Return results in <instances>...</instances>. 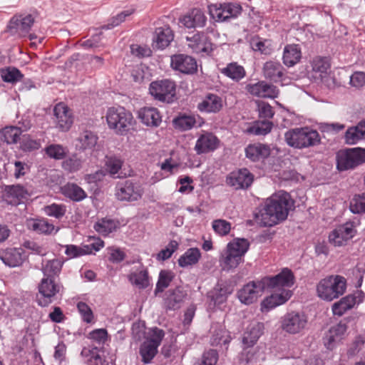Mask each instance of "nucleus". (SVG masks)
<instances>
[{
    "mask_svg": "<svg viewBox=\"0 0 365 365\" xmlns=\"http://www.w3.org/2000/svg\"><path fill=\"white\" fill-rule=\"evenodd\" d=\"M123 161L117 157H109L107 158L106 161V169L112 175H114L118 173L121 169Z\"/></svg>",
    "mask_w": 365,
    "mask_h": 365,
    "instance_id": "bf43d9fd",
    "label": "nucleus"
},
{
    "mask_svg": "<svg viewBox=\"0 0 365 365\" xmlns=\"http://www.w3.org/2000/svg\"><path fill=\"white\" fill-rule=\"evenodd\" d=\"M56 127L61 131H67L73 123L71 110L63 103L56 104L53 108Z\"/></svg>",
    "mask_w": 365,
    "mask_h": 365,
    "instance_id": "6ab92c4d",
    "label": "nucleus"
},
{
    "mask_svg": "<svg viewBox=\"0 0 365 365\" xmlns=\"http://www.w3.org/2000/svg\"><path fill=\"white\" fill-rule=\"evenodd\" d=\"M0 259L10 267L21 265L24 262L23 250L21 248H9L0 252Z\"/></svg>",
    "mask_w": 365,
    "mask_h": 365,
    "instance_id": "b1692460",
    "label": "nucleus"
},
{
    "mask_svg": "<svg viewBox=\"0 0 365 365\" xmlns=\"http://www.w3.org/2000/svg\"><path fill=\"white\" fill-rule=\"evenodd\" d=\"M361 139H365V130L361 122L356 126L349 128L346 130L345 134L346 143L353 145Z\"/></svg>",
    "mask_w": 365,
    "mask_h": 365,
    "instance_id": "a19ab883",
    "label": "nucleus"
},
{
    "mask_svg": "<svg viewBox=\"0 0 365 365\" xmlns=\"http://www.w3.org/2000/svg\"><path fill=\"white\" fill-rule=\"evenodd\" d=\"M302 52L299 45H287L283 52V63L285 66L291 67L297 64L301 59Z\"/></svg>",
    "mask_w": 365,
    "mask_h": 365,
    "instance_id": "7c9ffc66",
    "label": "nucleus"
},
{
    "mask_svg": "<svg viewBox=\"0 0 365 365\" xmlns=\"http://www.w3.org/2000/svg\"><path fill=\"white\" fill-rule=\"evenodd\" d=\"M107 338L108 332L106 329H97L89 333V339L98 345H103Z\"/></svg>",
    "mask_w": 365,
    "mask_h": 365,
    "instance_id": "338daca9",
    "label": "nucleus"
},
{
    "mask_svg": "<svg viewBox=\"0 0 365 365\" xmlns=\"http://www.w3.org/2000/svg\"><path fill=\"white\" fill-rule=\"evenodd\" d=\"M20 144L21 149L25 152L36 150L41 147L40 140L32 139L29 135H24Z\"/></svg>",
    "mask_w": 365,
    "mask_h": 365,
    "instance_id": "13d9d810",
    "label": "nucleus"
},
{
    "mask_svg": "<svg viewBox=\"0 0 365 365\" xmlns=\"http://www.w3.org/2000/svg\"><path fill=\"white\" fill-rule=\"evenodd\" d=\"M266 288L276 289L281 292L283 289L290 288L294 283V277L292 271L287 268L282 270L274 277L263 278Z\"/></svg>",
    "mask_w": 365,
    "mask_h": 365,
    "instance_id": "4468645a",
    "label": "nucleus"
},
{
    "mask_svg": "<svg viewBox=\"0 0 365 365\" xmlns=\"http://www.w3.org/2000/svg\"><path fill=\"white\" fill-rule=\"evenodd\" d=\"M45 213L56 219L63 217L66 212V206L63 204L52 203L44 207Z\"/></svg>",
    "mask_w": 365,
    "mask_h": 365,
    "instance_id": "603ef678",
    "label": "nucleus"
},
{
    "mask_svg": "<svg viewBox=\"0 0 365 365\" xmlns=\"http://www.w3.org/2000/svg\"><path fill=\"white\" fill-rule=\"evenodd\" d=\"M246 89L251 95L264 98H275L279 95L278 88L264 81L247 85Z\"/></svg>",
    "mask_w": 365,
    "mask_h": 365,
    "instance_id": "a211bd4d",
    "label": "nucleus"
},
{
    "mask_svg": "<svg viewBox=\"0 0 365 365\" xmlns=\"http://www.w3.org/2000/svg\"><path fill=\"white\" fill-rule=\"evenodd\" d=\"M2 140L7 144H16L19 142L21 130L17 126H7L1 131Z\"/></svg>",
    "mask_w": 365,
    "mask_h": 365,
    "instance_id": "de8ad7c7",
    "label": "nucleus"
},
{
    "mask_svg": "<svg viewBox=\"0 0 365 365\" xmlns=\"http://www.w3.org/2000/svg\"><path fill=\"white\" fill-rule=\"evenodd\" d=\"M293 207L294 200L290 195L284 190H279L267 199L259 222L263 227L274 226L285 220Z\"/></svg>",
    "mask_w": 365,
    "mask_h": 365,
    "instance_id": "f257e3e1",
    "label": "nucleus"
},
{
    "mask_svg": "<svg viewBox=\"0 0 365 365\" xmlns=\"http://www.w3.org/2000/svg\"><path fill=\"white\" fill-rule=\"evenodd\" d=\"M272 126L271 121L259 120L248 128V132L256 135H265L272 130Z\"/></svg>",
    "mask_w": 365,
    "mask_h": 365,
    "instance_id": "3c124183",
    "label": "nucleus"
},
{
    "mask_svg": "<svg viewBox=\"0 0 365 365\" xmlns=\"http://www.w3.org/2000/svg\"><path fill=\"white\" fill-rule=\"evenodd\" d=\"M221 73L228 78L238 81L245 76L244 68L237 63H230L221 70Z\"/></svg>",
    "mask_w": 365,
    "mask_h": 365,
    "instance_id": "37998d69",
    "label": "nucleus"
},
{
    "mask_svg": "<svg viewBox=\"0 0 365 365\" xmlns=\"http://www.w3.org/2000/svg\"><path fill=\"white\" fill-rule=\"evenodd\" d=\"M231 340L230 336L228 335L227 331L220 329L213 334L211 338V344L212 346H217L221 344H227Z\"/></svg>",
    "mask_w": 365,
    "mask_h": 365,
    "instance_id": "052dcab7",
    "label": "nucleus"
},
{
    "mask_svg": "<svg viewBox=\"0 0 365 365\" xmlns=\"http://www.w3.org/2000/svg\"><path fill=\"white\" fill-rule=\"evenodd\" d=\"M106 118L108 128L118 135L125 134L133 121L132 113L121 106L109 108Z\"/></svg>",
    "mask_w": 365,
    "mask_h": 365,
    "instance_id": "39448f33",
    "label": "nucleus"
},
{
    "mask_svg": "<svg viewBox=\"0 0 365 365\" xmlns=\"http://www.w3.org/2000/svg\"><path fill=\"white\" fill-rule=\"evenodd\" d=\"M212 228L219 235L225 236L230 232L231 225L225 220H215L212 222Z\"/></svg>",
    "mask_w": 365,
    "mask_h": 365,
    "instance_id": "e2e57ef3",
    "label": "nucleus"
},
{
    "mask_svg": "<svg viewBox=\"0 0 365 365\" xmlns=\"http://www.w3.org/2000/svg\"><path fill=\"white\" fill-rule=\"evenodd\" d=\"M249 247V242L244 238H237L229 242L220 257L222 269L230 271L237 268L243 262V257Z\"/></svg>",
    "mask_w": 365,
    "mask_h": 365,
    "instance_id": "f03ea898",
    "label": "nucleus"
},
{
    "mask_svg": "<svg viewBox=\"0 0 365 365\" xmlns=\"http://www.w3.org/2000/svg\"><path fill=\"white\" fill-rule=\"evenodd\" d=\"M164 336L163 330L159 328L155 327L150 330L148 337L140 347L139 352L143 363L148 364L155 357Z\"/></svg>",
    "mask_w": 365,
    "mask_h": 365,
    "instance_id": "1a4fd4ad",
    "label": "nucleus"
},
{
    "mask_svg": "<svg viewBox=\"0 0 365 365\" xmlns=\"http://www.w3.org/2000/svg\"><path fill=\"white\" fill-rule=\"evenodd\" d=\"M220 140L212 133L205 132L197 138L195 150L197 154L200 155L214 151L218 148Z\"/></svg>",
    "mask_w": 365,
    "mask_h": 365,
    "instance_id": "412c9836",
    "label": "nucleus"
},
{
    "mask_svg": "<svg viewBox=\"0 0 365 365\" xmlns=\"http://www.w3.org/2000/svg\"><path fill=\"white\" fill-rule=\"evenodd\" d=\"M78 310L83 319L86 323L92 322L93 319V314L90 307L85 302H80L77 304Z\"/></svg>",
    "mask_w": 365,
    "mask_h": 365,
    "instance_id": "774afa93",
    "label": "nucleus"
},
{
    "mask_svg": "<svg viewBox=\"0 0 365 365\" xmlns=\"http://www.w3.org/2000/svg\"><path fill=\"white\" fill-rule=\"evenodd\" d=\"M171 67L182 73L192 74L197 71L196 60L185 54H175L171 56Z\"/></svg>",
    "mask_w": 365,
    "mask_h": 365,
    "instance_id": "f3484780",
    "label": "nucleus"
},
{
    "mask_svg": "<svg viewBox=\"0 0 365 365\" xmlns=\"http://www.w3.org/2000/svg\"><path fill=\"white\" fill-rule=\"evenodd\" d=\"M284 140L290 147L302 149L318 145L320 136L316 130L304 127L287 130L284 133Z\"/></svg>",
    "mask_w": 365,
    "mask_h": 365,
    "instance_id": "7ed1b4c3",
    "label": "nucleus"
},
{
    "mask_svg": "<svg viewBox=\"0 0 365 365\" xmlns=\"http://www.w3.org/2000/svg\"><path fill=\"white\" fill-rule=\"evenodd\" d=\"M356 304V297L353 295H347L335 302L332 306V312L334 315L342 316L346 311L354 307Z\"/></svg>",
    "mask_w": 365,
    "mask_h": 365,
    "instance_id": "c9c22d12",
    "label": "nucleus"
},
{
    "mask_svg": "<svg viewBox=\"0 0 365 365\" xmlns=\"http://www.w3.org/2000/svg\"><path fill=\"white\" fill-rule=\"evenodd\" d=\"M61 192L66 197L74 202H80L86 198V192L78 185L68 182L61 187Z\"/></svg>",
    "mask_w": 365,
    "mask_h": 365,
    "instance_id": "c756f323",
    "label": "nucleus"
},
{
    "mask_svg": "<svg viewBox=\"0 0 365 365\" xmlns=\"http://www.w3.org/2000/svg\"><path fill=\"white\" fill-rule=\"evenodd\" d=\"M279 322L283 331L294 335L305 330L308 324V317L303 312L290 311L281 317Z\"/></svg>",
    "mask_w": 365,
    "mask_h": 365,
    "instance_id": "0eeeda50",
    "label": "nucleus"
},
{
    "mask_svg": "<svg viewBox=\"0 0 365 365\" xmlns=\"http://www.w3.org/2000/svg\"><path fill=\"white\" fill-rule=\"evenodd\" d=\"M178 243L175 240H171L165 249H163L157 255L158 260L164 261L169 259L173 252L178 248Z\"/></svg>",
    "mask_w": 365,
    "mask_h": 365,
    "instance_id": "0e129e2a",
    "label": "nucleus"
},
{
    "mask_svg": "<svg viewBox=\"0 0 365 365\" xmlns=\"http://www.w3.org/2000/svg\"><path fill=\"white\" fill-rule=\"evenodd\" d=\"M292 296V292L289 289H283L281 292H276L269 297L265 298L261 303V309L262 312L269 311L277 306L284 304Z\"/></svg>",
    "mask_w": 365,
    "mask_h": 365,
    "instance_id": "4be33fe9",
    "label": "nucleus"
},
{
    "mask_svg": "<svg viewBox=\"0 0 365 365\" xmlns=\"http://www.w3.org/2000/svg\"><path fill=\"white\" fill-rule=\"evenodd\" d=\"M254 175L247 168L232 172L227 178V184L235 189L248 188L253 182Z\"/></svg>",
    "mask_w": 365,
    "mask_h": 365,
    "instance_id": "dca6fc26",
    "label": "nucleus"
},
{
    "mask_svg": "<svg viewBox=\"0 0 365 365\" xmlns=\"http://www.w3.org/2000/svg\"><path fill=\"white\" fill-rule=\"evenodd\" d=\"M62 286L55 278L44 277L38 285L41 297L38 298V304L41 307H46L52 302V298L59 293Z\"/></svg>",
    "mask_w": 365,
    "mask_h": 365,
    "instance_id": "f8f14e48",
    "label": "nucleus"
},
{
    "mask_svg": "<svg viewBox=\"0 0 365 365\" xmlns=\"http://www.w3.org/2000/svg\"><path fill=\"white\" fill-rule=\"evenodd\" d=\"M149 93L158 101L171 103L175 99L176 84L169 79L155 81L150 84Z\"/></svg>",
    "mask_w": 365,
    "mask_h": 365,
    "instance_id": "9d476101",
    "label": "nucleus"
},
{
    "mask_svg": "<svg viewBox=\"0 0 365 365\" xmlns=\"http://www.w3.org/2000/svg\"><path fill=\"white\" fill-rule=\"evenodd\" d=\"M284 68L280 63L276 61H267L263 66V74L265 78L274 82L284 81Z\"/></svg>",
    "mask_w": 365,
    "mask_h": 365,
    "instance_id": "a878e982",
    "label": "nucleus"
},
{
    "mask_svg": "<svg viewBox=\"0 0 365 365\" xmlns=\"http://www.w3.org/2000/svg\"><path fill=\"white\" fill-rule=\"evenodd\" d=\"M29 195V191L28 189L18 184L6 186L4 198L8 204L18 205Z\"/></svg>",
    "mask_w": 365,
    "mask_h": 365,
    "instance_id": "aec40b11",
    "label": "nucleus"
},
{
    "mask_svg": "<svg viewBox=\"0 0 365 365\" xmlns=\"http://www.w3.org/2000/svg\"><path fill=\"white\" fill-rule=\"evenodd\" d=\"M356 233L354 223L347 222L335 228L329 235V242L334 246H342Z\"/></svg>",
    "mask_w": 365,
    "mask_h": 365,
    "instance_id": "2eb2a0df",
    "label": "nucleus"
},
{
    "mask_svg": "<svg viewBox=\"0 0 365 365\" xmlns=\"http://www.w3.org/2000/svg\"><path fill=\"white\" fill-rule=\"evenodd\" d=\"M264 324L258 322L250 324L242 337L243 346H254L259 338L263 334Z\"/></svg>",
    "mask_w": 365,
    "mask_h": 365,
    "instance_id": "5701e85b",
    "label": "nucleus"
},
{
    "mask_svg": "<svg viewBox=\"0 0 365 365\" xmlns=\"http://www.w3.org/2000/svg\"><path fill=\"white\" fill-rule=\"evenodd\" d=\"M230 293L231 292L227 291L226 287L215 289L211 296V300L213 302L215 305L220 306L226 302L227 298Z\"/></svg>",
    "mask_w": 365,
    "mask_h": 365,
    "instance_id": "680f3d73",
    "label": "nucleus"
},
{
    "mask_svg": "<svg viewBox=\"0 0 365 365\" xmlns=\"http://www.w3.org/2000/svg\"><path fill=\"white\" fill-rule=\"evenodd\" d=\"M173 123L175 128L185 131L192 129L197 120L195 115L180 114L173 119Z\"/></svg>",
    "mask_w": 365,
    "mask_h": 365,
    "instance_id": "58836bf2",
    "label": "nucleus"
},
{
    "mask_svg": "<svg viewBox=\"0 0 365 365\" xmlns=\"http://www.w3.org/2000/svg\"><path fill=\"white\" fill-rule=\"evenodd\" d=\"M257 110L261 118H272L274 115L272 107L267 102L257 101Z\"/></svg>",
    "mask_w": 365,
    "mask_h": 365,
    "instance_id": "69168bd1",
    "label": "nucleus"
},
{
    "mask_svg": "<svg viewBox=\"0 0 365 365\" xmlns=\"http://www.w3.org/2000/svg\"><path fill=\"white\" fill-rule=\"evenodd\" d=\"M138 118L147 126L157 127L161 123V116L157 108L144 107L138 111Z\"/></svg>",
    "mask_w": 365,
    "mask_h": 365,
    "instance_id": "bb28decb",
    "label": "nucleus"
},
{
    "mask_svg": "<svg viewBox=\"0 0 365 365\" xmlns=\"http://www.w3.org/2000/svg\"><path fill=\"white\" fill-rule=\"evenodd\" d=\"M242 11V7L237 2L210 4L207 6L210 23H222L236 19Z\"/></svg>",
    "mask_w": 365,
    "mask_h": 365,
    "instance_id": "423d86ee",
    "label": "nucleus"
},
{
    "mask_svg": "<svg viewBox=\"0 0 365 365\" xmlns=\"http://www.w3.org/2000/svg\"><path fill=\"white\" fill-rule=\"evenodd\" d=\"M246 157L253 162L266 158L270 154L269 146L262 143L249 145L245 148Z\"/></svg>",
    "mask_w": 365,
    "mask_h": 365,
    "instance_id": "c85d7f7f",
    "label": "nucleus"
},
{
    "mask_svg": "<svg viewBox=\"0 0 365 365\" xmlns=\"http://www.w3.org/2000/svg\"><path fill=\"white\" fill-rule=\"evenodd\" d=\"M266 289L263 279L252 281L243 286L237 292L239 300L245 304H251L256 302Z\"/></svg>",
    "mask_w": 365,
    "mask_h": 365,
    "instance_id": "ddd939ff",
    "label": "nucleus"
},
{
    "mask_svg": "<svg viewBox=\"0 0 365 365\" xmlns=\"http://www.w3.org/2000/svg\"><path fill=\"white\" fill-rule=\"evenodd\" d=\"M200 257L201 253L198 248H189L179 257L178 263L181 267H188L196 264Z\"/></svg>",
    "mask_w": 365,
    "mask_h": 365,
    "instance_id": "473e14b6",
    "label": "nucleus"
},
{
    "mask_svg": "<svg viewBox=\"0 0 365 365\" xmlns=\"http://www.w3.org/2000/svg\"><path fill=\"white\" fill-rule=\"evenodd\" d=\"M143 193L140 183L132 180L119 182L115 186V195L120 201L136 202L142 198Z\"/></svg>",
    "mask_w": 365,
    "mask_h": 365,
    "instance_id": "9b49d317",
    "label": "nucleus"
},
{
    "mask_svg": "<svg viewBox=\"0 0 365 365\" xmlns=\"http://www.w3.org/2000/svg\"><path fill=\"white\" fill-rule=\"evenodd\" d=\"M185 296V292L180 287L173 290L165 300L167 308L173 310L179 308Z\"/></svg>",
    "mask_w": 365,
    "mask_h": 365,
    "instance_id": "c03bdc74",
    "label": "nucleus"
},
{
    "mask_svg": "<svg viewBox=\"0 0 365 365\" xmlns=\"http://www.w3.org/2000/svg\"><path fill=\"white\" fill-rule=\"evenodd\" d=\"M365 163V149L354 148L336 153V168L339 171L354 169Z\"/></svg>",
    "mask_w": 365,
    "mask_h": 365,
    "instance_id": "6e6552de",
    "label": "nucleus"
},
{
    "mask_svg": "<svg viewBox=\"0 0 365 365\" xmlns=\"http://www.w3.org/2000/svg\"><path fill=\"white\" fill-rule=\"evenodd\" d=\"M195 24H190L187 26V31H185V38L188 42V46L192 49V44L198 43L200 39L204 35L202 32L195 30Z\"/></svg>",
    "mask_w": 365,
    "mask_h": 365,
    "instance_id": "6e6d98bb",
    "label": "nucleus"
},
{
    "mask_svg": "<svg viewBox=\"0 0 365 365\" xmlns=\"http://www.w3.org/2000/svg\"><path fill=\"white\" fill-rule=\"evenodd\" d=\"M312 71L315 73V77L322 78L327 73L330 64L327 58L317 56L311 61Z\"/></svg>",
    "mask_w": 365,
    "mask_h": 365,
    "instance_id": "ea45409f",
    "label": "nucleus"
},
{
    "mask_svg": "<svg viewBox=\"0 0 365 365\" xmlns=\"http://www.w3.org/2000/svg\"><path fill=\"white\" fill-rule=\"evenodd\" d=\"M27 227L29 229L36 232L39 234L49 235L55 230L53 224L49 223L48 220L44 219H31L28 220Z\"/></svg>",
    "mask_w": 365,
    "mask_h": 365,
    "instance_id": "f704fd0d",
    "label": "nucleus"
},
{
    "mask_svg": "<svg viewBox=\"0 0 365 365\" xmlns=\"http://www.w3.org/2000/svg\"><path fill=\"white\" fill-rule=\"evenodd\" d=\"M131 284L140 289H144L149 285L148 272L146 269L136 270L128 275Z\"/></svg>",
    "mask_w": 365,
    "mask_h": 365,
    "instance_id": "79ce46f5",
    "label": "nucleus"
},
{
    "mask_svg": "<svg viewBox=\"0 0 365 365\" xmlns=\"http://www.w3.org/2000/svg\"><path fill=\"white\" fill-rule=\"evenodd\" d=\"M63 261L60 259H53L48 260L42 267V272L44 277L55 278L57 279L62 267Z\"/></svg>",
    "mask_w": 365,
    "mask_h": 365,
    "instance_id": "4c0bfd02",
    "label": "nucleus"
},
{
    "mask_svg": "<svg viewBox=\"0 0 365 365\" xmlns=\"http://www.w3.org/2000/svg\"><path fill=\"white\" fill-rule=\"evenodd\" d=\"M349 208L355 214L365 213V193L355 196L350 202Z\"/></svg>",
    "mask_w": 365,
    "mask_h": 365,
    "instance_id": "4d7b16f0",
    "label": "nucleus"
},
{
    "mask_svg": "<svg viewBox=\"0 0 365 365\" xmlns=\"http://www.w3.org/2000/svg\"><path fill=\"white\" fill-rule=\"evenodd\" d=\"M173 39V31L169 27H160L155 30L154 41L158 48H165L170 44Z\"/></svg>",
    "mask_w": 365,
    "mask_h": 365,
    "instance_id": "72a5a7b5",
    "label": "nucleus"
},
{
    "mask_svg": "<svg viewBox=\"0 0 365 365\" xmlns=\"http://www.w3.org/2000/svg\"><path fill=\"white\" fill-rule=\"evenodd\" d=\"M346 287V282L344 277L331 275L319 281L317 292L320 299L331 302L344 294Z\"/></svg>",
    "mask_w": 365,
    "mask_h": 365,
    "instance_id": "20e7f679",
    "label": "nucleus"
},
{
    "mask_svg": "<svg viewBox=\"0 0 365 365\" xmlns=\"http://www.w3.org/2000/svg\"><path fill=\"white\" fill-rule=\"evenodd\" d=\"M223 106L222 99L215 94H208L198 103L197 108L201 112L217 113Z\"/></svg>",
    "mask_w": 365,
    "mask_h": 365,
    "instance_id": "393cba45",
    "label": "nucleus"
},
{
    "mask_svg": "<svg viewBox=\"0 0 365 365\" xmlns=\"http://www.w3.org/2000/svg\"><path fill=\"white\" fill-rule=\"evenodd\" d=\"M98 136L91 130L83 131L77 138L76 147L80 150H92L98 142Z\"/></svg>",
    "mask_w": 365,
    "mask_h": 365,
    "instance_id": "2f4dec72",
    "label": "nucleus"
},
{
    "mask_svg": "<svg viewBox=\"0 0 365 365\" xmlns=\"http://www.w3.org/2000/svg\"><path fill=\"white\" fill-rule=\"evenodd\" d=\"M205 11L200 8H193L178 19V23H206Z\"/></svg>",
    "mask_w": 365,
    "mask_h": 365,
    "instance_id": "e433bc0d",
    "label": "nucleus"
},
{
    "mask_svg": "<svg viewBox=\"0 0 365 365\" xmlns=\"http://www.w3.org/2000/svg\"><path fill=\"white\" fill-rule=\"evenodd\" d=\"M45 153L50 158L58 160L66 158L68 150L60 144H51L45 148Z\"/></svg>",
    "mask_w": 365,
    "mask_h": 365,
    "instance_id": "09e8293b",
    "label": "nucleus"
},
{
    "mask_svg": "<svg viewBox=\"0 0 365 365\" xmlns=\"http://www.w3.org/2000/svg\"><path fill=\"white\" fill-rule=\"evenodd\" d=\"M1 76L4 82L14 83L20 81L24 75L15 67H7L0 71Z\"/></svg>",
    "mask_w": 365,
    "mask_h": 365,
    "instance_id": "8fccbe9b",
    "label": "nucleus"
},
{
    "mask_svg": "<svg viewBox=\"0 0 365 365\" xmlns=\"http://www.w3.org/2000/svg\"><path fill=\"white\" fill-rule=\"evenodd\" d=\"M192 51L196 53L209 54L212 51V44L204 34L198 43L192 44Z\"/></svg>",
    "mask_w": 365,
    "mask_h": 365,
    "instance_id": "5fc2aeb1",
    "label": "nucleus"
},
{
    "mask_svg": "<svg viewBox=\"0 0 365 365\" xmlns=\"http://www.w3.org/2000/svg\"><path fill=\"white\" fill-rule=\"evenodd\" d=\"M173 277V276L171 272L162 270L160 272L158 281L157 282L156 287L155 289V294L158 292H163L164 289L170 285V283L172 281Z\"/></svg>",
    "mask_w": 365,
    "mask_h": 365,
    "instance_id": "864d4df0",
    "label": "nucleus"
},
{
    "mask_svg": "<svg viewBox=\"0 0 365 365\" xmlns=\"http://www.w3.org/2000/svg\"><path fill=\"white\" fill-rule=\"evenodd\" d=\"M38 16V13L36 9L24 11L14 14L8 23H35Z\"/></svg>",
    "mask_w": 365,
    "mask_h": 365,
    "instance_id": "49530a36",
    "label": "nucleus"
},
{
    "mask_svg": "<svg viewBox=\"0 0 365 365\" xmlns=\"http://www.w3.org/2000/svg\"><path fill=\"white\" fill-rule=\"evenodd\" d=\"M347 329L346 324L342 321L331 327L324 337V344L329 349H332L334 343L339 341L344 335Z\"/></svg>",
    "mask_w": 365,
    "mask_h": 365,
    "instance_id": "cd10ccee",
    "label": "nucleus"
},
{
    "mask_svg": "<svg viewBox=\"0 0 365 365\" xmlns=\"http://www.w3.org/2000/svg\"><path fill=\"white\" fill-rule=\"evenodd\" d=\"M118 222L111 219L104 218L94 225L95 230L102 235L106 236L116 230Z\"/></svg>",
    "mask_w": 365,
    "mask_h": 365,
    "instance_id": "a18cd8bd",
    "label": "nucleus"
}]
</instances>
